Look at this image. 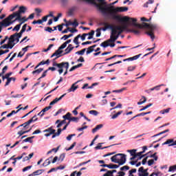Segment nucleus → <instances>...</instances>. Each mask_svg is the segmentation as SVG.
<instances>
[{"label": "nucleus", "instance_id": "nucleus-1", "mask_svg": "<svg viewBox=\"0 0 176 176\" xmlns=\"http://www.w3.org/2000/svg\"><path fill=\"white\" fill-rule=\"evenodd\" d=\"M62 5H67L68 3V0H60ZM88 3H91V5H94L98 10L105 16L106 17H109V19H111L112 20H116L120 23H129V24H132L133 25V19L137 20V19L131 18L129 16H121L120 15L116 14V13H122L123 12H127L129 10L128 7H117L111 6L110 7L107 6V2L105 0H96L98 3L96 1V0H82Z\"/></svg>", "mask_w": 176, "mask_h": 176}, {"label": "nucleus", "instance_id": "nucleus-2", "mask_svg": "<svg viewBox=\"0 0 176 176\" xmlns=\"http://www.w3.org/2000/svg\"><path fill=\"white\" fill-rule=\"evenodd\" d=\"M133 21V25L134 27H137L138 28H140L142 30V28H146L148 30L149 32H146V34L148 35V36L151 37L152 41L155 39V34H153V31L156 30V25H151L149 23H143L142 25L140 23H137V19H132Z\"/></svg>", "mask_w": 176, "mask_h": 176}, {"label": "nucleus", "instance_id": "nucleus-3", "mask_svg": "<svg viewBox=\"0 0 176 176\" xmlns=\"http://www.w3.org/2000/svg\"><path fill=\"white\" fill-rule=\"evenodd\" d=\"M126 155L125 154L118 153L111 157V160L113 163H117L119 166H123L126 163Z\"/></svg>", "mask_w": 176, "mask_h": 176}, {"label": "nucleus", "instance_id": "nucleus-4", "mask_svg": "<svg viewBox=\"0 0 176 176\" xmlns=\"http://www.w3.org/2000/svg\"><path fill=\"white\" fill-rule=\"evenodd\" d=\"M52 65L53 67H57V68L59 69L58 70L59 75H61V74L64 72V68L65 69H68V68H69V63L68 62H62L60 63H56V61H54Z\"/></svg>", "mask_w": 176, "mask_h": 176}, {"label": "nucleus", "instance_id": "nucleus-5", "mask_svg": "<svg viewBox=\"0 0 176 176\" xmlns=\"http://www.w3.org/2000/svg\"><path fill=\"white\" fill-rule=\"evenodd\" d=\"M11 21L12 18L8 16L7 18L4 19L1 22H0V32H2V28H3V27H9V25L13 24V22Z\"/></svg>", "mask_w": 176, "mask_h": 176}, {"label": "nucleus", "instance_id": "nucleus-6", "mask_svg": "<svg viewBox=\"0 0 176 176\" xmlns=\"http://www.w3.org/2000/svg\"><path fill=\"white\" fill-rule=\"evenodd\" d=\"M25 10H27V8H25V6H20L18 11L13 12L12 14L9 15V16L10 17L11 20H13V19H14L17 14L21 15L22 13H25Z\"/></svg>", "mask_w": 176, "mask_h": 176}, {"label": "nucleus", "instance_id": "nucleus-7", "mask_svg": "<svg viewBox=\"0 0 176 176\" xmlns=\"http://www.w3.org/2000/svg\"><path fill=\"white\" fill-rule=\"evenodd\" d=\"M14 45H16V43H14L12 40L10 39V37L9 38L8 44H4L0 47V50L2 49H13L14 47Z\"/></svg>", "mask_w": 176, "mask_h": 176}, {"label": "nucleus", "instance_id": "nucleus-8", "mask_svg": "<svg viewBox=\"0 0 176 176\" xmlns=\"http://www.w3.org/2000/svg\"><path fill=\"white\" fill-rule=\"evenodd\" d=\"M16 19L13 21H11V23H14V21H21L20 24H24V23H25V21H28V19L25 16H23L21 18V15H20L19 14H17L16 15H15Z\"/></svg>", "mask_w": 176, "mask_h": 176}, {"label": "nucleus", "instance_id": "nucleus-9", "mask_svg": "<svg viewBox=\"0 0 176 176\" xmlns=\"http://www.w3.org/2000/svg\"><path fill=\"white\" fill-rule=\"evenodd\" d=\"M138 176H149V173L148 172V168L144 169V166H141L138 168Z\"/></svg>", "mask_w": 176, "mask_h": 176}, {"label": "nucleus", "instance_id": "nucleus-10", "mask_svg": "<svg viewBox=\"0 0 176 176\" xmlns=\"http://www.w3.org/2000/svg\"><path fill=\"white\" fill-rule=\"evenodd\" d=\"M43 132L48 133L45 134V137H50V135H52V134H54L56 133V130L53 129V126H51V127L44 130Z\"/></svg>", "mask_w": 176, "mask_h": 176}, {"label": "nucleus", "instance_id": "nucleus-11", "mask_svg": "<svg viewBox=\"0 0 176 176\" xmlns=\"http://www.w3.org/2000/svg\"><path fill=\"white\" fill-rule=\"evenodd\" d=\"M79 82H80V80H78L77 82H76L74 84H72L71 87L67 90V91L69 93H71V91L74 92L77 89H79V85H78V83H79Z\"/></svg>", "mask_w": 176, "mask_h": 176}, {"label": "nucleus", "instance_id": "nucleus-12", "mask_svg": "<svg viewBox=\"0 0 176 176\" xmlns=\"http://www.w3.org/2000/svg\"><path fill=\"white\" fill-rule=\"evenodd\" d=\"M63 49H65L64 47H63V45H60L58 49L57 50L55 51V54L56 55V57L54 59V61H55V60H57V58H58L59 57H61V53H63Z\"/></svg>", "mask_w": 176, "mask_h": 176}, {"label": "nucleus", "instance_id": "nucleus-13", "mask_svg": "<svg viewBox=\"0 0 176 176\" xmlns=\"http://www.w3.org/2000/svg\"><path fill=\"white\" fill-rule=\"evenodd\" d=\"M65 96H67V94H63L62 96H60V98H56L54 100H52L50 103V105L52 107V105H54V104H57V102H58V101H60V100H63V98H64Z\"/></svg>", "mask_w": 176, "mask_h": 176}, {"label": "nucleus", "instance_id": "nucleus-14", "mask_svg": "<svg viewBox=\"0 0 176 176\" xmlns=\"http://www.w3.org/2000/svg\"><path fill=\"white\" fill-rule=\"evenodd\" d=\"M23 33H24L23 32L20 31L19 33H15V34L11 35L10 37V40H11L12 42L14 43V38H16V36H17L18 38H21V36H23Z\"/></svg>", "mask_w": 176, "mask_h": 176}, {"label": "nucleus", "instance_id": "nucleus-15", "mask_svg": "<svg viewBox=\"0 0 176 176\" xmlns=\"http://www.w3.org/2000/svg\"><path fill=\"white\" fill-rule=\"evenodd\" d=\"M34 118H36V115L34 116L30 120H29L28 121L24 122L25 124V127H26V129H28V126L30 125V123H32V122H36V120H38V118H35L34 120Z\"/></svg>", "mask_w": 176, "mask_h": 176}, {"label": "nucleus", "instance_id": "nucleus-16", "mask_svg": "<svg viewBox=\"0 0 176 176\" xmlns=\"http://www.w3.org/2000/svg\"><path fill=\"white\" fill-rule=\"evenodd\" d=\"M141 56H142V54H140L135 55L133 57H130V58L124 59L123 61L124 62H125V61H134V60H138V58H140V57H141Z\"/></svg>", "mask_w": 176, "mask_h": 176}, {"label": "nucleus", "instance_id": "nucleus-17", "mask_svg": "<svg viewBox=\"0 0 176 176\" xmlns=\"http://www.w3.org/2000/svg\"><path fill=\"white\" fill-rule=\"evenodd\" d=\"M100 166H101V167H107L108 168H119V166L120 165L109 164H102Z\"/></svg>", "mask_w": 176, "mask_h": 176}, {"label": "nucleus", "instance_id": "nucleus-18", "mask_svg": "<svg viewBox=\"0 0 176 176\" xmlns=\"http://www.w3.org/2000/svg\"><path fill=\"white\" fill-rule=\"evenodd\" d=\"M101 145H102V143H99L98 144V146L95 147V149H96V150H98V149H107L108 148H111V146H115V145H116V144H111V145L107 146H104L103 148H102Z\"/></svg>", "mask_w": 176, "mask_h": 176}, {"label": "nucleus", "instance_id": "nucleus-19", "mask_svg": "<svg viewBox=\"0 0 176 176\" xmlns=\"http://www.w3.org/2000/svg\"><path fill=\"white\" fill-rule=\"evenodd\" d=\"M74 50V47H72V44H69L68 47L65 50L64 55L69 54V53H71Z\"/></svg>", "mask_w": 176, "mask_h": 176}, {"label": "nucleus", "instance_id": "nucleus-20", "mask_svg": "<svg viewBox=\"0 0 176 176\" xmlns=\"http://www.w3.org/2000/svg\"><path fill=\"white\" fill-rule=\"evenodd\" d=\"M79 38H80V34L77 35L73 40L74 43H75V45H77V46H76V49L79 47Z\"/></svg>", "mask_w": 176, "mask_h": 176}, {"label": "nucleus", "instance_id": "nucleus-21", "mask_svg": "<svg viewBox=\"0 0 176 176\" xmlns=\"http://www.w3.org/2000/svg\"><path fill=\"white\" fill-rule=\"evenodd\" d=\"M110 30H111V35L113 36V35L118 34V29H116V25L113 26L112 25V28H110Z\"/></svg>", "mask_w": 176, "mask_h": 176}, {"label": "nucleus", "instance_id": "nucleus-22", "mask_svg": "<svg viewBox=\"0 0 176 176\" xmlns=\"http://www.w3.org/2000/svg\"><path fill=\"white\" fill-rule=\"evenodd\" d=\"M102 127H104L103 124H98L95 128L92 129V133H94L96 131H98V130H100V129H102Z\"/></svg>", "mask_w": 176, "mask_h": 176}, {"label": "nucleus", "instance_id": "nucleus-23", "mask_svg": "<svg viewBox=\"0 0 176 176\" xmlns=\"http://www.w3.org/2000/svg\"><path fill=\"white\" fill-rule=\"evenodd\" d=\"M32 128H30L29 130L28 131H23V130H21V131H19L18 133H17V135H19V137H21V135H23V134H27V133H30V131H31Z\"/></svg>", "mask_w": 176, "mask_h": 176}, {"label": "nucleus", "instance_id": "nucleus-24", "mask_svg": "<svg viewBox=\"0 0 176 176\" xmlns=\"http://www.w3.org/2000/svg\"><path fill=\"white\" fill-rule=\"evenodd\" d=\"M34 138H35V136L29 137L26 139H24L23 140V142H30V144H32L33 142L32 140H34Z\"/></svg>", "mask_w": 176, "mask_h": 176}, {"label": "nucleus", "instance_id": "nucleus-25", "mask_svg": "<svg viewBox=\"0 0 176 176\" xmlns=\"http://www.w3.org/2000/svg\"><path fill=\"white\" fill-rule=\"evenodd\" d=\"M175 141L173 139H168L165 142L162 144V145H171V144H174Z\"/></svg>", "mask_w": 176, "mask_h": 176}, {"label": "nucleus", "instance_id": "nucleus-26", "mask_svg": "<svg viewBox=\"0 0 176 176\" xmlns=\"http://www.w3.org/2000/svg\"><path fill=\"white\" fill-rule=\"evenodd\" d=\"M53 156L50 157V158L47 159L44 163L42 164V166H43V167H46L47 166H49V164H50V159H52Z\"/></svg>", "mask_w": 176, "mask_h": 176}, {"label": "nucleus", "instance_id": "nucleus-27", "mask_svg": "<svg viewBox=\"0 0 176 176\" xmlns=\"http://www.w3.org/2000/svg\"><path fill=\"white\" fill-rule=\"evenodd\" d=\"M129 32H133L135 35H140V34H141V31L140 30L131 29Z\"/></svg>", "mask_w": 176, "mask_h": 176}, {"label": "nucleus", "instance_id": "nucleus-28", "mask_svg": "<svg viewBox=\"0 0 176 176\" xmlns=\"http://www.w3.org/2000/svg\"><path fill=\"white\" fill-rule=\"evenodd\" d=\"M116 29L118 31V35H120V34H122L124 32L123 29L122 28V26L120 25H116Z\"/></svg>", "mask_w": 176, "mask_h": 176}, {"label": "nucleus", "instance_id": "nucleus-29", "mask_svg": "<svg viewBox=\"0 0 176 176\" xmlns=\"http://www.w3.org/2000/svg\"><path fill=\"white\" fill-rule=\"evenodd\" d=\"M168 131H170L169 129H166L165 131H163L157 134H155V135H153L152 137L153 138L158 137V135H162V134H166V133H168Z\"/></svg>", "mask_w": 176, "mask_h": 176}, {"label": "nucleus", "instance_id": "nucleus-30", "mask_svg": "<svg viewBox=\"0 0 176 176\" xmlns=\"http://www.w3.org/2000/svg\"><path fill=\"white\" fill-rule=\"evenodd\" d=\"M101 47H108V46H109V42L108 41V40L104 41L103 43H102L100 44Z\"/></svg>", "mask_w": 176, "mask_h": 176}, {"label": "nucleus", "instance_id": "nucleus-31", "mask_svg": "<svg viewBox=\"0 0 176 176\" xmlns=\"http://www.w3.org/2000/svg\"><path fill=\"white\" fill-rule=\"evenodd\" d=\"M45 64L49 65L50 64V60L47 59L46 61L42 60L38 63V65H45Z\"/></svg>", "mask_w": 176, "mask_h": 176}, {"label": "nucleus", "instance_id": "nucleus-32", "mask_svg": "<svg viewBox=\"0 0 176 176\" xmlns=\"http://www.w3.org/2000/svg\"><path fill=\"white\" fill-rule=\"evenodd\" d=\"M87 35L89 36L87 38L88 40L93 39L94 35V30H91L89 33H87Z\"/></svg>", "mask_w": 176, "mask_h": 176}, {"label": "nucleus", "instance_id": "nucleus-33", "mask_svg": "<svg viewBox=\"0 0 176 176\" xmlns=\"http://www.w3.org/2000/svg\"><path fill=\"white\" fill-rule=\"evenodd\" d=\"M42 71H43V68H39V69H37L33 71L32 74L33 75H35V74H37L38 75H39V74H41V72H42Z\"/></svg>", "mask_w": 176, "mask_h": 176}, {"label": "nucleus", "instance_id": "nucleus-34", "mask_svg": "<svg viewBox=\"0 0 176 176\" xmlns=\"http://www.w3.org/2000/svg\"><path fill=\"white\" fill-rule=\"evenodd\" d=\"M122 113H123V111H118V113H116V114L112 116L111 119H116V118H118V116L122 115Z\"/></svg>", "mask_w": 176, "mask_h": 176}, {"label": "nucleus", "instance_id": "nucleus-35", "mask_svg": "<svg viewBox=\"0 0 176 176\" xmlns=\"http://www.w3.org/2000/svg\"><path fill=\"white\" fill-rule=\"evenodd\" d=\"M71 118V113L68 112L66 113V115L63 116V118L65 119V120H69Z\"/></svg>", "mask_w": 176, "mask_h": 176}, {"label": "nucleus", "instance_id": "nucleus-36", "mask_svg": "<svg viewBox=\"0 0 176 176\" xmlns=\"http://www.w3.org/2000/svg\"><path fill=\"white\" fill-rule=\"evenodd\" d=\"M153 105L152 103H149L148 104L146 105L143 108L140 109V112H142V111H145V109H148V108L152 107Z\"/></svg>", "mask_w": 176, "mask_h": 176}, {"label": "nucleus", "instance_id": "nucleus-37", "mask_svg": "<svg viewBox=\"0 0 176 176\" xmlns=\"http://www.w3.org/2000/svg\"><path fill=\"white\" fill-rule=\"evenodd\" d=\"M170 110H171V108H168V109L160 111V113H162V115H164V113H168V112H170Z\"/></svg>", "mask_w": 176, "mask_h": 176}, {"label": "nucleus", "instance_id": "nucleus-38", "mask_svg": "<svg viewBox=\"0 0 176 176\" xmlns=\"http://www.w3.org/2000/svg\"><path fill=\"white\" fill-rule=\"evenodd\" d=\"M85 52H86V48L82 49L80 51H78L76 52V54H78L80 56H83L85 54Z\"/></svg>", "mask_w": 176, "mask_h": 176}, {"label": "nucleus", "instance_id": "nucleus-39", "mask_svg": "<svg viewBox=\"0 0 176 176\" xmlns=\"http://www.w3.org/2000/svg\"><path fill=\"white\" fill-rule=\"evenodd\" d=\"M109 43H113L116 41V40L115 39V37H113V36L111 35L110 36V38L107 40Z\"/></svg>", "mask_w": 176, "mask_h": 176}, {"label": "nucleus", "instance_id": "nucleus-40", "mask_svg": "<svg viewBox=\"0 0 176 176\" xmlns=\"http://www.w3.org/2000/svg\"><path fill=\"white\" fill-rule=\"evenodd\" d=\"M71 36H74V34H70L69 35H64L63 37H61L60 39H64V41H67V39H68V38H71Z\"/></svg>", "mask_w": 176, "mask_h": 176}, {"label": "nucleus", "instance_id": "nucleus-41", "mask_svg": "<svg viewBox=\"0 0 176 176\" xmlns=\"http://www.w3.org/2000/svg\"><path fill=\"white\" fill-rule=\"evenodd\" d=\"M126 152H128L129 153H130L131 156H132L133 155L136 154L137 153V149H132V150H127Z\"/></svg>", "mask_w": 176, "mask_h": 176}, {"label": "nucleus", "instance_id": "nucleus-42", "mask_svg": "<svg viewBox=\"0 0 176 176\" xmlns=\"http://www.w3.org/2000/svg\"><path fill=\"white\" fill-rule=\"evenodd\" d=\"M89 113L90 115H94V116H97V115H98V111L96 110H91L89 111Z\"/></svg>", "mask_w": 176, "mask_h": 176}, {"label": "nucleus", "instance_id": "nucleus-43", "mask_svg": "<svg viewBox=\"0 0 176 176\" xmlns=\"http://www.w3.org/2000/svg\"><path fill=\"white\" fill-rule=\"evenodd\" d=\"M43 171H45L43 169H38L36 171H34V174L35 175H41V174H42V173H43Z\"/></svg>", "mask_w": 176, "mask_h": 176}, {"label": "nucleus", "instance_id": "nucleus-44", "mask_svg": "<svg viewBox=\"0 0 176 176\" xmlns=\"http://www.w3.org/2000/svg\"><path fill=\"white\" fill-rule=\"evenodd\" d=\"M142 98H144V100L141 99L140 101L138 102V105H142V104L146 102V98H145V96H143Z\"/></svg>", "mask_w": 176, "mask_h": 176}, {"label": "nucleus", "instance_id": "nucleus-45", "mask_svg": "<svg viewBox=\"0 0 176 176\" xmlns=\"http://www.w3.org/2000/svg\"><path fill=\"white\" fill-rule=\"evenodd\" d=\"M154 2V0H148L146 3L144 4V8H148V5L153 3Z\"/></svg>", "mask_w": 176, "mask_h": 176}, {"label": "nucleus", "instance_id": "nucleus-46", "mask_svg": "<svg viewBox=\"0 0 176 176\" xmlns=\"http://www.w3.org/2000/svg\"><path fill=\"white\" fill-rule=\"evenodd\" d=\"M21 97H24V95L23 94L12 95L11 96V98H21Z\"/></svg>", "mask_w": 176, "mask_h": 176}, {"label": "nucleus", "instance_id": "nucleus-47", "mask_svg": "<svg viewBox=\"0 0 176 176\" xmlns=\"http://www.w3.org/2000/svg\"><path fill=\"white\" fill-rule=\"evenodd\" d=\"M72 40L69 39L67 41H65V43H63L61 45L62 47H64L65 49V47H67V45H68V43H71Z\"/></svg>", "mask_w": 176, "mask_h": 176}, {"label": "nucleus", "instance_id": "nucleus-48", "mask_svg": "<svg viewBox=\"0 0 176 176\" xmlns=\"http://www.w3.org/2000/svg\"><path fill=\"white\" fill-rule=\"evenodd\" d=\"M171 171H176V165L170 166L168 169V173H171Z\"/></svg>", "mask_w": 176, "mask_h": 176}, {"label": "nucleus", "instance_id": "nucleus-49", "mask_svg": "<svg viewBox=\"0 0 176 176\" xmlns=\"http://www.w3.org/2000/svg\"><path fill=\"white\" fill-rule=\"evenodd\" d=\"M20 27H21V23H19L16 25L13 29L12 31H19L20 30Z\"/></svg>", "mask_w": 176, "mask_h": 176}, {"label": "nucleus", "instance_id": "nucleus-50", "mask_svg": "<svg viewBox=\"0 0 176 176\" xmlns=\"http://www.w3.org/2000/svg\"><path fill=\"white\" fill-rule=\"evenodd\" d=\"M124 24L121 26L122 29L125 31V30H127V28L129 25H127V22H122Z\"/></svg>", "mask_w": 176, "mask_h": 176}, {"label": "nucleus", "instance_id": "nucleus-51", "mask_svg": "<svg viewBox=\"0 0 176 176\" xmlns=\"http://www.w3.org/2000/svg\"><path fill=\"white\" fill-rule=\"evenodd\" d=\"M49 109H52V107L50 105L48 107H45L41 112H43V113H45V112H47V111H49Z\"/></svg>", "mask_w": 176, "mask_h": 176}, {"label": "nucleus", "instance_id": "nucleus-52", "mask_svg": "<svg viewBox=\"0 0 176 176\" xmlns=\"http://www.w3.org/2000/svg\"><path fill=\"white\" fill-rule=\"evenodd\" d=\"M135 68H137V66H129L127 68V71L128 72H133V71H134V69H135Z\"/></svg>", "mask_w": 176, "mask_h": 176}, {"label": "nucleus", "instance_id": "nucleus-53", "mask_svg": "<svg viewBox=\"0 0 176 176\" xmlns=\"http://www.w3.org/2000/svg\"><path fill=\"white\" fill-rule=\"evenodd\" d=\"M92 52H94V50L93 48H91V47L90 46V47H89L87 48V52H86V54H90V53H92Z\"/></svg>", "mask_w": 176, "mask_h": 176}, {"label": "nucleus", "instance_id": "nucleus-54", "mask_svg": "<svg viewBox=\"0 0 176 176\" xmlns=\"http://www.w3.org/2000/svg\"><path fill=\"white\" fill-rule=\"evenodd\" d=\"M120 170V171H124V170H130V166H124L121 167Z\"/></svg>", "mask_w": 176, "mask_h": 176}, {"label": "nucleus", "instance_id": "nucleus-55", "mask_svg": "<svg viewBox=\"0 0 176 176\" xmlns=\"http://www.w3.org/2000/svg\"><path fill=\"white\" fill-rule=\"evenodd\" d=\"M76 145V142H74L71 146H69L68 148H66V151H71V149H74V148H75V146Z\"/></svg>", "mask_w": 176, "mask_h": 176}, {"label": "nucleus", "instance_id": "nucleus-56", "mask_svg": "<svg viewBox=\"0 0 176 176\" xmlns=\"http://www.w3.org/2000/svg\"><path fill=\"white\" fill-rule=\"evenodd\" d=\"M69 122H78L79 120V118L78 117H73L69 118Z\"/></svg>", "mask_w": 176, "mask_h": 176}, {"label": "nucleus", "instance_id": "nucleus-57", "mask_svg": "<svg viewBox=\"0 0 176 176\" xmlns=\"http://www.w3.org/2000/svg\"><path fill=\"white\" fill-rule=\"evenodd\" d=\"M116 64H122V60H118V61H117L116 63H111V64H109L107 65V67H112L113 65H116Z\"/></svg>", "mask_w": 176, "mask_h": 176}, {"label": "nucleus", "instance_id": "nucleus-58", "mask_svg": "<svg viewBox=\"0 0 176 176\" xmlns=\"http://www.w3.org/2000/svg\"><path fill=\"white\" fill-rule=\"evenodd\" d=\"M108 28H112V25H106L104 28H101L102 31H105L106 30H108Z\"/></svg>", "mask_w": 176, "mask_h": 176}, {"label": "nucleus", "instance_id": "nucleus-59", "mask_svg": "<svg viewBox=\"0 0 176 176\" xmlns=\"http://www.w3.org/2000/svg\"><path fill=\"white\" fill-rule=\"evenodd\" d=\"M101 36V28L96 30V38Z\"/></svg>", "mask_w": 176, "mask_h": 176}, {"label": "nucleus", "instance_id": "nucleus-60", "mask_svg": "<svg viewBox=\"0 0 176 176\" xmlns=\"http://www.w3.org/2000/svg\"><path fill=\"white\" fill-rule=\"evenodd\" d=\"M43 23V21H41V19H38V21H34L32 22V24H42Z\"/></svg>", "mask_w": 176, "mask_h": 176}, {"label": "nucleus", "instance_id": "nucleus-61", "mask_svg": "<svg viewBox=\"0 0 176 176\" xmlns=\"http://www.w3.org/2000/svg\"><path fill=\"white\" fill-rule=\"evenodd\" d=\"M6 53H9V50H0V56H2V54H6Z\"/></svg>", "mask_w": 176, "mask_h": 176}, {"label": "nucleus", "instance_id": "nucleus-62", "mask_svg": "<svg viewBox=\"0 0 176 176\" xmlns=\"http://www.w3.org/2000/svg\"><path fill=\"white\" fill-rule=\"evenodd\" d=\"M8 39L9 41V37L8 36H6L5 38L0 42V45H3V43H5V42H6V41H8Z\"/></svg>", "mask_w": 176, "mask_h": 176}, {"label": "nucleus", "instance_id": "nucleus-63", "mask_svg": "<svg viewBox=\"0 0 176 176\" xmlns=\"http://www.w3.org/2000/svg\"><path fill=\"white\" fill-rule=\"evenodd\" d=\"M64 159H65V153L60 154V155L59 157V160H61V162H63V160H64Z\"/></svg>", "mask_w": 176, "mask_h": 176}, {"label": "nucleus", "instance_id": "nucleus-64", "mask_svg": "<svg viewBox=\"0 0 176 176\" xmlns=\"http://www.w3.org/2000/svg\"><path fill=\"white\" fill-rule=\"evenodd\" d=\"M155 163V160H149L148 161V166H152V164H153Z\"/></svg>", "mask_w": 176, "mask_h": 176}]
</instances>
